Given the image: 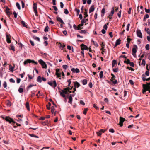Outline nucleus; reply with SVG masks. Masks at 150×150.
Masks as SVG:
<instances>
[{
  "mask_svg": "<svg viewBox=\"0 0 150 150\" xmlns=\"http://www.w3.org/2000/svg\"><path fill=\"white\" fill-rule=\"evenodd\" d=\"M3 119L5 120L6 121L9 122L10 123L12 122L13 123H15V122L14 121L13 119L9 117H2Z\"/></svg>",
  "mask_w": 150,
  "mask_h": 150,
  "instance_id": "nucleus-1",
  "label": "nucleus"
},
{
  "mask_svg": "<svg viewBox=\"0 0 150 150\" xmlns=\"http://www.w3.org/2000/svg\"><path fill=\"white\" fill-rule=\"evenodd\" d=\"M38 62L42 66V68H47V66L45 62L43 60H42L40 59L38 61Z\"/></svg>",
  "mask_w": 150,
  "mask_h": 150,
  "instance_id": "nucleus-2",
  "label": "nucleus"
},
{
  "mask_svg": "<svg viewBox=\"0 0 150 150\" xmlns=\"http://www.w3.org/2000/svg\"><path fill=\"white\" fill-rule=\"evenodd\" d=\"M143 93L144 94L147 91H149V90L150 87L149 86L146 85L145 84H143Z\"/></svg>",
  "mask_w": 150,
  "mask_h": 150,
  "instance_id": "nucleus-3",
  "label": "nucleus"
},
{
  "mask_svg": "<svg viewBox=\"0 0 150 150\" xmlns=\"http://www.w3.org/2000/svg\"><path fill=\"white\" fill-rule=\"evenodd\" d=\"M125 120V119L124 118L120 117L119 125L120 126H123V123Z\"/></svg>",
  "mask_w": 150,
  "mask_h": 150,
  "instance_id": "nucleus-4",
  "label": "nucleus"
},
{
  "mask_svg": "<svg viewBox=\"0 0 150 150\" xmlns=\"http://www.w3.org/2000/svg\"><path fill=\"white\" fill-rule=\"evenodd\" d=\"M137 51V50L136 48L134 47L132 48V54L134 57H136V53Z\"/></svg>",
  "mask_w": 150,
  "mask_h": 150,
  "instance_id": "nucleus-5",
  "label": "nucleus"
},
{
  "mask_svg": "<svg viewBox=\"0 0 150 150\" xmlns=\"http://www.w3.org/2000/svg\"><path fill=\"white\" fill-rule=\"evenodd\" d=\"M137 36L138 37H139L141 38H142V33L139 29H138L137 31Z\"/></svg>",
  "mask_w": 150,
  "mask_h": 150,
  "instance_id": "nucleus-6",
  "label": "nucleus"
},
{
  "mask_svg": "<svg viewBox=\"0 0 150 150\" xmlns=\"http://www.w3.org/2000/svg\"><path fill=\"white\" fill-rule=\"evenodd\" d=\"M71 71L73 73H78L80 71L79 69L76 68L75 69L74 68H72L71 69Z\"/></svg>",
  "mask_w": 150,
  "mask_h": 150,
  "instance_id": "nucleus-7",
  "label": "nucleus"
},
{
  "mask_svg": "<svg viewBox=\"0 0 150 150\" xmlns=\"http://www.w3.org/2000/svg\"><path fill=\"white\" fill-rule=\"evenodd\" d=\"M48 83L50 86H52L53 84V83L54 88L57 86L56 82L55 81H54L53 82V83L52 81L49 82Z\"/></svg>",
  "mask_w": 150,
  "mask_h": 150,
  "instance_id": "nucleus-8",
  "label": "nucleus"
},
{
  "mask_svg": "<svg viewBox=\"0 0 150 150\" xmlns=\"http://www.w3.org/2000/svg\"><path fill=\"white\" fill-rule=\"evenodd\" d=\"M81 46L82 50H86L88 49L87 46L86 45H84L83 44L81 45Z\"/></svg>",
  "mask_w": 150,
  "mask_h": 150,
  "instance_id": "nucleus-9",
  "label": "nucleus"
},
{
  "mask_svg": "<svg viewBox=\"0 0 150 150\" xmlns=\"http://www.w3.org/2000/svg\"><path fill=\"white\" fill-rule=\"evenodd\" d=\"M95 10L94 7L93 5L90 8L89 10V13H90L94 11Z\"/></svg>",
  "mask_w": 150,
  "mask_h": 150,
  "instance_id": "nucleus-10",
  "label": "nucleus"
},
{
  "mask_svg": "<svg viewBox=\"0 0 150 150\" xmlns=\"http://www.w3.org/2000/svg\"><path fill=\"white\" fill-rule=\"evenodd\" d=\"M51 112L52 114H54V115H55L56 111L55 110L54 108V106H52L51 107Z\"/></svg>",
  "mask_w": 150,
  "mask_h": 150,
  "instance_id": "nucleus-11",
  "label": "nucleus"
},
{
  "mask_svg": "<svg viewBox=\"0 0 150 150\" xmlns=\"http://www.w3.org/2000/svg\"><path fill=\"white\" fill-rule=\"evenodd\" d=\"M87 19H83L82 20L81 22V24H80V25L81 26H83L84 24L87 21Z\"/></svg>",
  "mask_w": 150,
  "mask_h": 150,
  "instance_id": "nucleus-12",
  "label": "nucleus"
},
{
  "mask_svg": "<svg viewBox=\"0 0 150 150\" xmlns=\"http://www.w3.org/2000/svg\"><path fill=\"white\" fill-rule=\"evenodd\" d=\"M59 71V70H57L55 74L57 76V77L59 78V79H61V74L58 72Z\"/></svg>",
  "mask_w": 150,
  "mask_h": 150,
  "instance_id": "nucleus-13",
  "label": "nucleus"
},
{
  "mask_svg": "<svg viewBox=\"0 0 150 150\" xmlns=\"http://www.w3.org/2000/svg\"><path fill=\"white\" fill-rule=\"evenodd\" d=\"M57 19L58 21L64 24V23L63 20L61 18L59 17H57Z\"/></svg>",
  "mask_w": 150,
  "mask_h": 150,
  "instance_id": "nucleus-14",
  "label": "nucleus"
},
{
  "mask_svg": "<svg viewBox=\"0 0 150 150\" xmlns=\"http://www.w3.org/2000/svg\"><path fill=\"white\" fill-rule=\"evenodd\" d=\"M72 98L71 96V94H70L69 97V101H68V102L71 104H72Z\"/></svg>",
  "mask_w": 150,
  "mask_h": 150,
  "instance_id": "nucleus-15",
  "label": "nucleus"
},
{
  "mask_svg": "<svg viewBox=\"0 0 150 150\" xmlns=\"http://www.w3.org/2000/svg\"><path fill=\"white\" fill-rule=\"evenodd\" d=\"M121 40L120 39H118L116 41L115 46H116L120 43Z\"/></svg>",
  "mask_w": 150,
  "mask_h": 150,
  "instance_id": "nucleus-16",
  "label": "nucleus"
},
{
  "mask_svg": "<svg viewBox=\"0 0 150 150\" xmlns=\"http://www.w3.org/2000/svg\"><path fill=\"white\" fill-rule=\"evenodd\" d=\"M6 41L8 43H10L11 42V41L10 40V38L8 35H6Z\"/></svg>",
  "mask_w": 150,
  "mask_h": 150,
  "instance_id": "nucleus-17",
  "label": "nucleus"
},
{
  "mask_svg": "<svg viewBox=\"0 0 150 150\" xmlns=\"http://www.w3.org/2000/svg\"><path fill=\"white\" fill-rule=\"evenodd\" d=\"M80 85V84L78 82H74V86L75 88H78Z\"/></svg>",
  "mask_w": 150,
  "mask_h": 150,
  "instance_id": "nucleus-18",
  "label": "nucleus"
},
{
  "mask_svg": "<svg viewBox=\"0 0 150 150\" xmlns=\"http://www.w3.org/2000/svg\"><path fill=\"white\" fill-rule=\"evenodd\" d=\"M117 62L116 60H114L112 62V67H113L116 64Z\"/></svg>",
  "mask_w": 150,
  "mask_h": 150,
  "instance_id": "nucleus-19",
  "label": "nucleus"
},
{
  "mask_svg": "<svg viewBox=\"0 0 150 150\" xmlns=\"http://www.w3.org/2000/svg\"><path fill=\"white\" fill-rule=\"evenodd\" d=\"M114 12H115V11H114V8H112V10H111V11L110 14V15H109V16H112L113 15V14L114 13Z\"/></svg>",
  "mask_w": 150,
  "mask_h": 150,
  "instance_id": "nucleus-20",
  "label": "nucleus"
},
{
  "mask_svg": "<svg viewBox=\"0 0 150 150\" xmlns=\"http://www.w3.org/2000/svg\"><path fill=\"white\" fill-rule=\"evenodd\" d=\"M6 13L8 15H10L11 14L9 9L8 8V7L6 8Z\"/></svg>",
  "mask_w": 150,
  "mask_h": 150,
  "instance_id": "nucleus-21",
  "label": "nucleus"
},
{
  "mask_svg": "<svg viewBox=\"0 0 150 150\" xmlns=\"http://www.w3.org/2000/svg\"><path fill=\"white\" fill-rule=\"evenodd\" d=\"M33 10L37 9V4L34 3L33 4Z\"/></svg>",
  "mask_w": 150,
  "mask_h": 150,
  "instance_id": "nucleus-22",
  "label": "nucleus"
},
{
  "mask_svg": "<svg viewBox=\"0 0 150 150\" xmlns=\"http://www.w3.org/2000/svg\"><path fill=\"white\" fill-rule=\"evenodd\" d=\"M9 69L10 71L12 72H13L14 71L13 69L14 68V67H12L11 65L9 66Z\"/></svg>",
  "mask_w": 150,
  "mask_h": 150,
  "instance_id": "nucleus-23",
  "label": "nucleus"
},
{
  "mask_svg": "<svg viewBox=\"0 0 150 150\" xmlns=\"http://www.w3.org/2000/svg\"><path fill=\"white\" fill-rule=\"evenodd\" d=\"M149 15L148 14H146L144 16V18L143 19V21H145L146 20V19L147 18H149Z\"/></svg>",
  "mask_w": 150,
  "mask_h": 150,
  "instance_id": "nucleus-24",
  "label": "nucleus"
},
{
  "mask_svg": "<svg viewBox=\"0 0 150 150\" xmlns=\"http://www.w3.org/2000/svg\"><path fill=\"white\" fill-rule=\"evenodd\" d=\"M142 79L144 81H148L150 80V77L146 78L145 77H143L142 78Z\"/></svg>",
  "mask_w": 150,
  "mask_h": 150,
  "instance_id": "nucleus-25",
  "label": "nucleus"
},
{
  "mask_svg": "<svg viewBox=\"0 0 150 150\" xmlns=\"http://www.w3.org/2000/svg\"><path fill=\"white\" fill-rule=\"evenodd\" d=\"M37 81L40 83L41 82L42 79L40 76L38 77V79H37Z\"/></svg>",
  "mask_w": 150,
  "mask_h": 150,
  "instance_id": "nucleus-26",
  "label": "nucleus"
},
{
  "mask_svg": "<svg viewBox=\"0 0 150 150\" xmlns=\"http://www.w3.org/2000/svg\"><path fill=\"white\" fill-rule=\"evenodd\" d=\"M105 8H103L102 9L101 11V13H102L103 14V15H101V16L102 17L104 16V14L105 13Z\"/></svg>",
  "mask_w": 150,
  "mask_h": 150,
  "instance_id": "nucleus-27",
  "label": "nucleus"
},
{
  "mask_svg": "<svg viewBox=\"0 0 150 150\" xmlns=\"http://www.w3.org/2000/svg\"><path fill=\"white\" fill-rule=\"evenodd\" d=\"M92 42H93V44L96 47H98V45L96 42H95L93 40H92Z\"/></svg>",
  "mask_w": 150,
  "mask_h": 150,
  "instance_id": "nucleus-28",
  "label": "nucleus"
},
{
  "mask_svg": "<svg viewBox=\"0 0 150 150\" xmlns=\"http://www.w3.org/2000/svg\"><path fill=\"white\" fill-rule=\"evenodd\" d=\"M21 23L22 24V25L25 27H27V25H26L25 22L23 21H21Z\"/></svg>",
  "mask_w": 150,
  "mask_h": 150,
  "instance_id": "nucleus-29",
  "label": "nucleus"
},
{
  "mask_svg": "<svg viewBox=\"0 0 150 150\" xmlns=\"http://www.w3.org/2000/svg\"><path fill=\"white\" fill-rule=\"evenodd\" d=\"M26 107L27 109V110H30V108H29V104L28 102H27L26 103Z\"/></svg>",
  "mask_w": 150,
  "mask_h": 150,
  "instance_id": "nucleus-30",
  "label": "nucleus"
},
{
  "mask_svg": "<svg viewBox=\"0 0 150 150\" xmlns=\"http://www.w3.org/2000/svg\"><path fill=\"white\" fill-rule=\"evenodd\" d=\"M16 6L18 8L19 10H20L21 9V8H20V5L19 4V3L18 2H17L16 3Z\"/></svg>",
  "mask_w": 150,
  "mask_h": 150,
  "instance_id": "nucleus-31",
  "label": "nucleus"
},
{
  "mask_svg": "<svg viewBox=\"0 0 150 150\" xmlns=\"http://www.w3.org/2000/svg\"><path fill=\"white\" fill-rule=\"evenodd\" d=\"M33 38L34 40H36L38 41H40V38L38 37H37L36 36H34Z\"/></svg>",
  "mask_w": 150,
  "mask_h": 150,
  "instance_id": "nucleus-32",
  "label": "nucleus"
},
{
  "mask_svg": "<svg viewBox=\"0 0 150 150\" xmlns=\"http://www.w3.org/2000/svg\"><path fill=\"white\" fill-rule=\"evenodd\" d=\"M103 72L102 71H101L100 72V74H99L100 77V78H102L103 77Z\"/></svg>",
  "mask_w": 150,
  "mask_h": 150,
  "instance_id": "nucleus-33",
  "label": "nucleus"
},
{
  "mask_svg": "<svg viewBox=\"0 0 150 150\" xmlns=\"http://www.w3.org/2000/svg\"><path fill=\"white\" fill-rule=\"evenodd\" d=\"M87 81L86 79L83 80L82 81V83L83 85L86 84L87 83Z\"/></svg>",
  "mask_w": 150,
  "mask_h": 150,
  "instance_id": "nucleus-34",
  "label": "nucleus"
},
{
  "mask_svg": "<svg viewBox=\"0 0 150 150\" xmlns=\"http://www.w3.org/2000/svg\"><path fill=\"white\" fill-rule=\"evenodd\" d=\"M68 88L64 89V90H62V91L64 92L65 94H67L68 93V91L67 89Z\"/></svg>",
  "mask_w": 150,
  "mask_h": 150,
  "instance_id": "nucleus-35",
  "label": "nucleus"
},
{
  "mask_svg": "<svg viewBox=\"0 0 150 150\" xmlns=\"http://www.w3.org/2000/svg\"><path fill=\"white\" fill-rule=\"evenodd\" d=\"M60 95L63 97H65V94L64 92L62 91V92L60 93Z\"/></svg>",
  "mask_w": 150,
  "mask_h": 150,
  "instance_id": "nucleus-36",
  "label": "nucleus"
},
{
  "mask_svg": "<svg viewBox=\"0 0 150 150\" xmlns=\"http://www.w3.org/2000/svg\"><path fill=\"white\" fill-rule=\"evenodd\" d=\"M49 28L48 26H46L45 29H44V31L45 32H47L48 31Z\"/></svg>",
  "mask_w": 150,
  "mask_h": 150,
  "instance_id": "nucleus-37",
  "label": "nucleus"
},
{
  "mask_svg": "<svg viewBox=\"0 0 150 150\" xmlns=\"http://www.w3.org/2000/svg\"><path fill=\"white\" fill-rule=\"evenodd\" d=\"M64 13L66 14H67L69 13V11L67 9H65L64 10Z\"/></svg>",
  "mask_w": 150,
  "mask_h": 150,
  "instance_id": "nucleus-38",
  "label": "nucleus"
},
{
  "mask_svg": "<svg viewBox=\"0 0 150 150\" xmlns=\"http://www.w3.org/2000/svg\"><path fill=\"white\" fill-rule=\"evenodd\" d=\"M29 135L31 137H34L37 138H38V136H37L36 135H35L34 134H29Z\"/></svg>",
  "mask_w": 150,
  "mask_h": 150,
  "instance_id": "nucleus-39",
  "label": "nucleus"
},
{
  "mask_svg": "<svg viewBox=\"0 0 150 150\" xmlns=\"http://www.w3.org/2000/svg\"><path fill=\"white\" fill-rule=\"evenodd\" d=\"M124 62L125 63H126L127 64H129L130 62L129 59H127V60H125L124 61Z\"/></svg>",
  "mask_w": 150,
  "mask_h": 150,
  "instance_id": "nucleus-40",
  "label": "nucleus"
},
{
  "mask_svg": "<svg viewBox=\"0 0 150 150\" xmlns=\"http://www.w3.org/2000/svg\"><path fill=\"white\" fill-rule=\"evenodd\" d=\"M23 91V90L22 88H20L18 89V91L19 93H21Z\"/></svg>",
  "mask_w": 150,
  "mask_h": 150,
  "instance_id": "nucleus-41",
  "label": "nucleus"
},
{
  "mask_svg": "<svg viewBox=\"0 0 150 150\" xmlns=\"http://www.w3.org/2000/svg\"><path fill=\"white\" fill-rule=\"evenodd\" d=\"M142 64L144 66L146 64L145 61L144 59H143L142 60Z\"/></svg>",
  "mask_w": 150,
  "mask_h": 150,
  "instance_id": "nucleus-42",
  "label": "nucleus"
},
{
  "mask_svg": "<svg viewBox=\"0 0 150 150\" xmlns=\"http://www.w3.org/2000/svg\"><path fill=\"white\" fill-rule=\"evenodd\" d=\"M101 50H103V49H104V46H105V45H104V44L103 42H102L101 44Z\"/></svg>",
  "mask_w": 150,
  "mask_h": 150,
  "instance_id": "nucleus-43",
  "label": "nucleus"
},
{
  "mask_svg": "<svg viewBox=\"0 0 150 150\" xmlns=\"http://www.w3.org/2000/svg\"><path fill=\"white\" fill-rule=\"evenodd\" d=\"M96 133L97 134V135L98 136H100L102 134V133L100 131L99 132H96Z\"/></svg>",
  "mask_w": 150,
  "mask_h": 150,
  "instance_id": "nucleus-44",
  "label": "nucleus"
},
{
  "mask_svg": "<svg viewBox=\"0 0 150 150\" xmlns=\"http://www.w3.org/2000/svg\"><path fill=\"white\" fill-rule=\"evenodd\" d=\"M11 50H12L13 51H15L14 47L13 44H11Z\"/></svg>",
  "mask_w": 150,
  "mask_h": 150,
  "instance_id": "nucleus-45",
  "label": "nucleus"
},
{
  "mask_svg": "<svg viewBox=\"0 0 150 150\" xmlns=\"http://www.w3.org/2000/svg\"><path fill=\"white\" fill-rule=\"evenodd\" d=\"M130 26V24L129 23L127 24V28H126V30L127 31H128L129 30Z\"/></svg>",
  "mask_w": 150,
  "mask_h": 150,
  "instance_id": "nucleus-46",
  "label": "nucleus"
},
{
  "mask_svg": "<svg viewBox=\"0 0 150 150\" xmlns=\"http://www.w3.org/2000/svg\"><path fill=\"white\" fill-rule=\"evenodd\" d=\"M87 10L86 9H85V12H84V15L85 16V18H86V17H87L88 16V14H87Z\"/></svg>",
  "mask_w": 150,
  "mask_h": 150,
  "instance_id": "nucleus-47",
  "label": "nucleus"
},
{
  "mask_svg": "<svg viewBox=\"0 0 150 150\" xmlns=\"http://www.w3.org/2000/svg\"><path fill=\"white\" fill-rule=\"evenodd\" d=\"M80 33H81L85 34L86 33V31L85 30H81L80 31Z\"/></svg>",
  "mask_w": 150,
  "mask_h": 150,
  "instance_id": "nucleus-48",
  "label": "nucleus"
},
{
  "mask_svg": "<svg viewBox=\"0 0 150 150\" xmlns=\"http://www.w3.org/2000/svg\"><path fill=\"white\" fill-rule=\"evenodd\" d=\"M109 132H110L113 133L114 132V130L113 129L110 128L109 129Z\"/></svg>",
  "mask_w": 150,
  "mask_h": 150,
  "instance_id": "nucleus-49",
  "label": "nucleus"
},
{
  "mask_svg": "<svg viewBox=\"0 0 150 150\" xmlns=\"http://www.w3.org/2000/svg\"><path fill=\"white\" fill-rule=\"evenodd\" d=\"M9 81L11 82H12L13 83H14L15 82L14 80L12 78H11L10 79Z\"/></svg>",
  "mask_w": 150,
  "mask_h": 150,
  "instance_id": "nucleus-50",
  "label": "nucleus"
},
{
  "mask_svg": "<svg viewBox=\"0 0 150 150\" xmlns=\"http://www.w3.org/2000/svg\"><path fill=\"white\" fill-rule=\"evenodd\" d=\"M118 69L117 68L113 69V71L115 72H117L118 71Z\"/></svg>",
  "mask_w": 150,
  "mask_h": 150,
  "instance_id": "nucleus-51",
  "label": "nucleus"
},
{
  "mask_svg": "<svg viewBox=\"0 0 150 150\" xmlns=\"http://www.w3.org/2000/svg\"><path fill=\"white\" fill-rule=\"evenodd\" d=\"M149 45L148 44L146 45V46H145V48H146V49L147 50H149Z\"/></svg>",
  "mask_w": 150,
  "mask_h": 150,
  "instance_id": "nucleus-52",
  "label": "nucleus"
},
{
  "mask_svg": "<svg viewBox=\"0 0 150 150\" xmlns=\"http://www.w3.org/2000/svg\"><path fill=\"white\" fill-rule=\"evenodd\" d=\"M145 10L146 13H149L150 11L149 9H147L146 8H145Z\"/></svg>",
  "mask_w": 150,
  "mask_h": 150,
  "instance_id": "nucleus-53",
  "label": "nucleus"
},
{
  "mask_svg": "<svg viewBox=\"0 0 150 150\" xmlns=\"http://www.w3.org/2000/svg\"><path fill=\"white\" fill-rule=\"evenodd\" d=\"M7 83L6 81H4L3 83V86L4 88H6L7 87Z\"/></svg>",
  "mask_w": 150,
  "mask_h": 150,
  "instance_id": "nucleus-54",
  "label": "nucleus"
},
{
  "mask_svg": "<svg viewBox=\"0 0 150 150\" xmlns=\"http://www.w3.org/2000/svg\"><path fill=\"white\" fill-rule=\"evenodd\" d=\"M88 110V109L87 108H85L84 109V110L83 112V113L86 115V112Z\"/></svg>",
  "mask_w": 150,
  "mask_h": 150,
  "instance_id": "nucleus-55",
  "label": "nucleus"
},
{
  "mask_svg": "<svg viewBox=\"0 0 150 150\" xmlns=\"http://www.w3.org/2000/svg\"><path fill=\"white\" fill-rule=\"evenodd\" d=\"M127 69H128L129 70H131L132 71H134L133 68L131 67H127Z\"/></svg>",
  "mask_w": 150,
  "mask_h": 150,
  "instance_id": "nucleus-56",
  "label": "nucleus"
},
{
  "mask_svg": "<svg viewBox=\"0 0 150 150\" xmlns=\"http://www.w3.org/2000/svg\"><path fill=\"white\" fill-rule=\"evenodd\" d=\"M13 14L14 17L15 18H16L17 17V15L16 13V12L14 11L13 12Z\"/></svg>",
  "mask_w": 150,
  "mask_h": 150,
  "instance_id": "nucleus-57",
  "label": "nucleus"
},
{
  "mask_svg": "<svg viewBox=\"0 0 150 150\" xmlns=\"http://www.w3.org/2000/svg\"><path fill=\"white\" fill-rule=\"evenodd\" d=\"M34 11L35 13V15L36 16H38V11L37 9L34 10Z\"/></svg>",
  "mask_w": 150,
  "mask_h": 150,
  "instance_id": "nucleus-58",
  "label": "nucleus"
},
{
  "mask_svg": "<svg viewBox=\"0 0 150 150\" xmlns=\"http://www.w3.org/2000/svg\"><path fill=\"white\" fill-rule=\"evenodd\" d=\"M121 10H120V11L118 13H117V15L119 18H120L121 17Z\"/></svg>",
  "mask_w": 150,
  "mask_h": 150,
  "instance_id": "nucleus-59",
  "label": "nucleus"
},
{
  "mask_svg": "<svg viewBox=\"0 0 150 150\" xmlns=\"http://www.w3.org/2000/svg\"><path fill=\"white\" fill-rule=\"evenodd\" d=\"M129 64L132 67H133L134 66V64L133 62H130Z\"/></svg>",
  "mask_w": 150,
  "mask_h": 150,
  "instance_id": "nucleus-60",
  "label": "nucleus"
},
{
  "mask_svg": "<svg viewBox=\"0 0 150 150\" xmlns=\"http://www.w3.org/2000/svg\"><path fill=\"white\" fill-rule=\"evenodd\" d=\"M60 7L62 8H63L64 7V4L62 2H60Z\"/></svg>",
  "mask_w": 150,
  "mask_h": 150,
  "instance_id": "nucleus-61",
  "label": "nucleus"
},
{
  "mask_svg": "<svg viewBox=\"0 0 150 150\" xmlns=\"http://www.w3.org/2000/svg\"><path fill=\"white\" fill-rule=\"evenodd\" d=\"M30 43L32 46H34L35 45L33 41H32L31 40H30Z\"/></svg>",
  "mask_w": 150,
  "mask_h": 150,
  "instance_id": "nucleus-62",
  "label": "nucleus"
},
{
  "mask_svg": "<svg viewBox=\"0 0 150 150\" xmlns=\"http://www.w3.org/2000/svg\"><path fill=\"white\" fill-rule=\"evenodd\" d=\"M75 10L77 12V14L78 15L79 14V12H80L79 10V9H77V8H75Z\"/></svg>",
  "mask_w": 150,
  "mask_h": 150,
  "instance_id": "nucleus-63",
  "label": "nucleus"
},
{
  "mask_svg": "<svg viewBox=\"0 0 150 150\" xmlns=\"http://www.w3.org/2000/svg\"><path fill=\"white\" fill-rule=\"evenodd\" d=\"M107 26L106 24H105L103 26V29H104L105 30H107Z\"/></svg>",
  "mask_w": 150,
  "mask_h": 150,
  "instance_id": "nucleus-64",
  "label": "nucleus"
}]
</instances>
